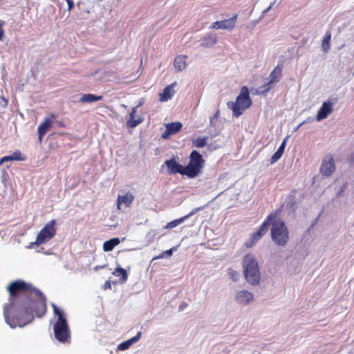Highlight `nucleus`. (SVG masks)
<instances>
[{
  "label": "nucleus",
  "instance_id": "nucleus-45",
  "mask_svg": "<svg viewBox=\"0 0 354 354\" xmlns=\"http://www.w3.org/2000/svg\"><path fill=\"white\" fill-rule=\"evenodd\" d=\"M305 123V122H302L301 123H300L297 127V128L295 129V131L298 130Z\"/></svg>",
  "mask_w": 354,
  "mask_h": 354
},
{
  "label": "nucleus",
  "instance_id": "nucleus-1",
  "mask_svg": "<svg viewBox=\"0 0 354 354\" xmlns=\"http://www.w3.org/2000/svg\"><path fill=\"white\" fill-rule=\"evenodd\" d=\"M8 302L3 306L6 322L11 327H24L47 310L44 295L30 283L21 279L11 281L7 286Z\"/></svg>",
  "mask_w": 354,
  "mask_h": 354
},
{
  "label": "nucleus",
  "instance_id": "nucleus-36",
  "mask_svg": "<svg viewBox=\"0 0 354 354\" xmlns=\"http://www.w3.org/2000/svg\"><path fill=\"white\" fill-rule=\"evenodd\" d=\"M8 100L3 96L0 97V106H1L4 108L8 105Z\"/></svg>",
  "mask_w": 354,
  "mask_h": 354
},
{
  "label": "nucleus",
  "instance_id": "nucleus-11",
  "mask_svg": "<svg viewBox=\"0 0 354 354\" xmlns=\"http://www.w3.org/2000/svg\"><path fill=\"white\" fill-rule=\"evenodd\" d=\"M236 17V15H234L228 19L215 21L212 24L210 28L212 29H223L230 31L235 27Z\"/></svg>",
  "mask_w": 354,
  "mask_h": 354
},
{
  "label": "nucleus",
  "instance_id": "nucleus-30",
  "mask_svg": "<svg viewBox=\"0 0 354 354\" xmlns=\"http://www.w3.org/2000/svg\"><path fill=\"white\" fill-rule=\"evenodd\" d=\"M228 274L234 281L238 280L239 274L236 271L234 270L232 268L228 269Z\"/></svg>",
  "mask_w": 354,
  "mask_h": 354
},
{
  "label": "nucleus",
  "instance_id": "nucleus-26",
  "mask_svg": "<svg viewBox=\"0 0 354 354\" xmlns=\"http://www.w3.org/2000/svg\"><path fill=\"white\" fill-rule=\"evenodd\" d=\"M166 128L171 134L176 133L182 128V124L180 122H171L166 124Z\"/></svg>",
  "mask_w": 354,
  "mask_h": 354
},
{
  "label": "nucleus",
  "instance_id": "nucleus-20",
  "mask_svg": "<svg viewBox=\"0 0 354 354\" xmlns=\"http://www.w3.org/2000/svg\"><path fill=\"white\" fill-rule=\"evenodd\" d=\"M174 66L177 71L185 70L187 66V57L185 55H178L174 59Z\"/></svg>",
  "mask_w": 354,
  "mask_h": 354
},
{
  "label": "nucleus",
  "instance_id": "nucleus-5",
  "mask_svg": "<svg viewBox=\"0 0 354 354\" xmlns=\"http://www.w3.org/2000/svg\"><path fill=\"white\" fill-rule=\"evenodd\" d=\"M189 158V165L184 167V175L189 178H194L201 172L204 160L202 156L196 151L191 153Z\"/></svg>",
  "mask_w": 354,
  "mask_h": 354
},
{
  "label": "nucleus",
  "instance_id": "nucleus-27",
  "mask_svg": "<svg viewBox=\"0 0 354 354\" xmlns=\"http://www.w3.org/2000/svg\"><path fill=\"white\" fill-rule=\"evenodd\" d=\"M208 137H198L192 140V143L194 147L201 148L206 145Z\"/></svg>",
  "mask_w": 354,
  "mask_h": 354
},
{
  "label": "nucleus",
  "instance_id": "nucleus-18",
  "mask_svg": "<svg viewBox=\"0 0 354 354\" xmlns=\"http://www.w3.org/2000/svg\"><path fill=\"white\" fill-rule=\"evenodd\" d=\"M136 111L137 107L133 108L129 115V119L127 122V126L129 127L134 128L142 122V118L141 117L136 116Z\"/></svg>",
  "mask_w": 354,
  "mask_h": 354
},
{
  "label": "nucleus",
  "instance_id": "nucleus-46",
  "mask_svg": "<svg viewBox=\"0 0 354 354\" xmlns=\"http://www.w3.org/2000/svg\"><path fill=\"white\" fill-rule=\"evenodd\" d=\"M143 104V101H140L138 105L136 106L137 109Z\"/></svg>",
  "mask_w": 354,
  "mask_h": 354
},
{
  "label": "nucleus",
  "instance_id": "nucleus-35",
  "mask_svg": "<svg viewBox=\"0 0 354 354\" xmlns=\"http://www.w3.org/2000/svg\"><path fill=\"white\" fill-rule=\"evenodd\" d=\"M141 334H142L141 332H139L137 333V335L136 336L129 339V340L130 341L131 344H132L138 342L140 339Z\"/></svg>",
  "mask_w": 354,
  "mask_h": 354
},
{
  "label": "nucleus",
  "instance_id": "nucleus-25",
  "mask_svg": "<svg viewBox=\"0 0 354 354\" xmlns=\"http://www.w3.org/2000/svg\"><path fill=\"white\" fill-rule=\"evenodd\" d=\"M185 221V219L183 216L178 218L177 219L173 220L166 224L163 228L165 230H172L174 228L177 227L180 225L183 224Z\"/></svg>",
  "mask_w": 354,
  "mask_h": 354
},
{
  "label": "nucleus",
  "instance_id": "nucleus-42",
  "mask_svg": "<svg viewBox=\"0 0 354 354\" xmlns=\"http://www.w3.org/2000/svg\"><path fill=\"white\" fill-rule=\"evenodd\" d=\"M111 282L109 281H106L104 285V289H109V288H111Z\"/></svg>",
  "mask_w": 354,
  "mask_h": 354
},
{
  "label": "nucleus",
  "instance_id": "nucleus-15",
  "mask_svg": "<svg viewBox=\"0 0 354 354\" xmlns=\"http://www.w3.org/2000/svg\"><path fill=\"white\" fill-rule=\"evenodd\" d=\"M53 120V116L46 118L44 120L38 127L37 131L39 133V140L40 142L42 140L44 136L50 127L52 126Z\"/></svg>",
  "mask_w": 354,
  "mask_h": 354
},
{
  "label": "nucleus",
  "instance_id": "nucleus-34",
  "mask_svg": "<svg viewBox=\"0 0 354 354\" xmlns=\"http://www.w3.org/2000/svg\"><path fill=\"white\" fill-rule=\"evenodd\" d=\"M27 248H28V249L34 248L38 252H41L42 250H43V248L41 247V245H39V244H37V245H28L27 246Z\"/></svg>",
  "mask_w": 354,
  "mask_h": 354
},
{
  "label": "nucleus",
  "instance_id": "nucleus-3",
  "mask_svg": "<svg viewBox=\"0 0 354 354\" xmlns=\"http://www.w3.org/2000/svg\"><path fill=\"white\" fill-rule=\"evenodd\" d=\"M243 273L250 283L255 285L260 280V272L257 260L251 254L246 255L243 262Z\"/></svg>",
  "mask_w": 354,
  "mask_h": 354
},
{
  "label": "nucleus",
  "instance_id": "nucleus-7",
  "mask_svg": "<svg viewBox=\"0 0 354 354\" xmlns=\"http://www.w3.org/2000/svg\"><path fill=\"white\" fill-rule=\"evenodd\" d=\"M55 232V221L52 220L40 230L37 235V240L34 243H41L48 241L54 236Z\"/></svg>",
  "mask_w": 354,
  "mask_h": 354
},
{
  "label": "nucleus",
  "instance_id": "nucleus-21",
  "mask_svg": "<svg viewBox=\"0 0 354 354\" xmlns=\"http://www.w3.org/2000/svg\"><path fill=\"white\" fill-rule=\"evenodd\" d=\"M201 46L203 47H211L217 42V37L215 34H209L203 37L201 40Z\"/></svg>",
  "mask_w": 354,
  "mask_h": 354
},
{
  "label": "nucleus",
  "instance_id": "nucleus-9",
  "mask_svg": "<svg viewBox=\"0 0 354 354\" xmlns=\"http://www.w3.org/2000/svg\"><path fill=\"white\" fill-rule=\"evenodd\" d=\"M281 75V68L279 66L275 67L269 75V82L260 88L259 92L263 94L268 93L272 88L273 85L279 81Z\"/></svg>",
  "mask_w": 354,
  "mask_h": 354
},
{
  "label": "nucleus",
  "instance_id": "nucleus-6",
  "mask_svg": "<svg viewBox=\"0 0 354 354\" xmlns=\"http://www.w3.org/2000/svg\"><path fill=\"white\" fill-rule=\"evenodd\" d=\"M271 236L275 242L286 243L289 239V233L285 223L281 221H275L272 223Z\"/></svg>",
  "mask_w": 354,
  "mask_h": 354
},
{
  "label": "nucleus",
  "instance_id": "nucleus-38",
  "mask_svg": "<svg viewBox=\"0 0 354 354\" xmlns=\"http://www.w3.org/2000/svg\"><path fill=\"white\" fill-rule=\"evenodd\" d=\"M120 240L118 238H113L110 240L106 241L104 243H120Z\"/></svg>",
  "mask_w": 354,
  "mask_h": 354
},
{
  "label": "nucleus",
  "instance_id": "nucleus-24",
  "mask_svg": "<svg viewBox=\"0 0 354 354\" xmlns=\"http://www.w3.org/2000/svg\"><path fill=\"white\" fill-rule=\"evenodd\" d=\"M113 274L115 277H120V281L124 283L128 279V274L125 269L122 268H116L113 272Z\"/></svg>",
  "mask_w": 354,
  "mask_h": 354
},
{
  "label": "nucleus",
  "instance_id": "nucleus-43",
  "mask_svg": "<svg viewBox=\"0 0 354 354\" xmlns=\"http://www.w3.org/2000/svg\"><path fill=\"white\" fill-rule=\"evenodd\" d=\"M4 35L3 30L1 27V25L0 24V41L2 40Z\"/></svg>",
  "mask_w": 354,
  "mask_h": 354
},
{
  "label": "nucleus",
  "instance_id": "nucleus-19",
  "mask_svg": "<svg viewBox=\"0 0 354 354\" xmlns=\"http://www.w3.org/2000/svg\"><path fill=\"white\" fill-rule=\"evenodd\" d=\"M25 157L21 154V153L17 150L15 152H13L11 155L3 156L0 159V165H1L5 162L8 161H21L24 160Z\"/></svg>",
  "mask_w": 354,
  "mask_h": 354
},
{
  "label": "nucleus",
  "instance_id": "nucleus-13",
  "mask_svg": "<svg viewBox=\"0 0 354 354\" xmlns=\"http://www.w3.org/2000/svg\"><path fill=\"white\" fill-rule=\"evenodd\" d=\"M333 110V104L330 101H325L317 111L316 120L321 121L326 118Z\"/></svg>",
  "mask_w": 354,
  "mask_h": 354
},
{
  "label": "nucleus",
  "instance_id": "nucleus-39",
  "mask_svg": "<svg viewBox=\"0 0 354 354\" xmlns=\"http://www.w3.org/2000/svg\"><path fill=\"white\" fill-rule=\"evenodd\" d=\"M68 4V10H71L74 7V3L73 0H65Z\"/></svg>",
  "mask_w": 354,
  "mask_h": 354
},
{
  "label": "nucleus",
  "instance_id": "nucleus-37",
  "mask_svg": "<svg viewBox=\"0 0 354 354\" xmlns=\"http://www.w3.org/2000/svg\"><path fill=\"white\" fill-rule=\"evenodd\" d=\"M116 245H103V249L105 252L111 251Z\"/></svg>",
  "mask_w": 354,
  "mask_h": 354
},
{
  "label": "nucleus",
  "instance_id": "nucleus-16",
  "mask_svg": "<svg viewBox=\"0 0 354 354\" xmlns=\"http://www.w3.org/2000/svg\"><path fill=\"white\" fill-rule=\"evenodd\" d=\"M176 83H173L166 86L163 91L159 93V100L162 102H165L171 100L175 94L174 86Z\"/></svg>",
  "mask_w": 354,
  "mask_h": 354
},
{
  "label": "nucleus",
  "instance_id": "nucleus-12",
  "mask_svg": "<svg viewBox=\"0 0 354 354\" xmlns=\"http://www.w3.org/2000/svg\"><path fill=\"white\" fill-rule=\"evenodd\" d=\"M134 199V196L131 192H127L119 195L117 199V207L119 210H123L131 206Z\"/></svg>",
  "mask_w": 354,
  "mask_h": 354
},
{
  "label": "nucleus",
  "instance_id": "nucleus-44",
  "mask_svg": "<svg viewBox=\"0 0 354 354\" xmlns=\"http://www.w3.org/2000/svg\"><path fill=\"white\" fill-rule=\"evenodd\" d=\"M187 306V304L186 303H183L180 305L179 308L180 310H183L184 308H185Z\"/></svg>",
  "mask_w": 354,
  "mask_h": 354
},
{
  "label": "nucleus",
  "instance_id": "nucleus-40",
  "mask_svg": "<svg viewBox=\"0 0 354 354\" xmlns=\"http://www.w3.org/2000/svg\"><path fill=\"white\" fill-rule=\"evenodd\" d=\"M171 133L167 129L165 132H164L162 135V137L165 139H167Z\"/></svg>",
  "mask_w": 354,
  "mask_h": 354
},
{
  "label": "nucleus",
  "instance_id": "nucleus-32",
  "mask_svg": "<svg viewBox=\"0 0 354 354\" xmlns=\"http://www.w3.org/2000/svg\"><path fill=\"white\" fill-rule=\"evenodd\" d=\"M289 138V136H286L283 142H281L280 147H279V149H277V151L279 152L281 154L283 155V152H284V149H285V147H286V143H287V141Z\"/></svg>",
  "mask_w": 354,
  "mask_h": 354
},
{
  "label": "nucleus",
  "instance_id": "nucleus-4",
  "mask_svg": "<svg viewBox=\"0 0 354 354\" xmlns=\"http://www.w3.org/2000/svg\"><path fill=\"white\" fill-rule=\"evenodd\" d=\"M251 104L248 90L246 87H243L236 102H230L227 103V106L232 110L233 115L237 118L242 115L244 111L251 106Z\"/></svg>",
  "mask_w": 354,
  "mask_h": 354
},
{
  "label": "nucleus",
  "instance_id": "nucleus-29",
  "mask_svg": "<svg viewBox=\"0 0 354 354\" xmlns=\"http://www.w3.org/2000/svg\"><path fill=\"white\" fill-rule=\"evenodd\" d=\"M131 345V344L130 341L128 339L127 341H124V342L120 343L118 346V349L120 351H125V350L128 349Z\"/></svg>",
  "mask_w": 354,
  "mask_h": 354
},
{
  "label": "nucleus",
  "instance_id": "nucleus-17",
  "mask_svg": "<svg viewBox=\"0 0 354 354\" xmlns=\"http://www.w3.org/2000/svg\"><path fill=\"white\" fill-rule=\"evenodd\" d=\"M235 299L238 303L246 305L253 300L254 296L250 292L241 290L236 293Z\"/></svg>",
  "mask_w": 354,
  "mask_h": 354
},
{
  "label": "nucleus",
  "instance_id": "nucleus-2",
  "mask_svg": "<svg viewBox=\"0 0 354 354\" xmlns=\"http://www.w3.org/2000/svg\"><path fill=\"white\" fill-rule=\"evenodd\" d=\"M52 306L54 313L57 315V319L53 326L55 337L59 342H69L71 332L67 321L64 318L63 313L55 304H52Z\"/></svg>",
  "mask_w": 354,
  "mask_h": 354
},
{
  "label": "nucleus",
  "instance_id": "nucleus-22",
  "mask_svg": "<svg viewBox=\"0 0 354 354\" xmlns=\"http://www.w3.org/2000/svg\"><path fill=\"white\" fill-rule=\"evenodd\" d=\"M101 100H102V95H95L93 94L88 93L82 95L79 101L82 103H92L96 101H100Z\"/></svg>",
  "mask_w": 354,
  "mask_h": 354
},
{
  "label": "nucleus",
  "instance_id": "nucleus-23",
  "mask_svg": "<svg viewBox=\"0 0 354 354\" xmlns=\"http://www.w3.org/2000/svg\"><path fill=\"white\" fill-rule=\"evenodd\" d=\"M330 39H331V33L330 31L326 32L324 37L322 39V48L324 53H327L329 51L330 48Z\"/></svg>",
  "mask_w": 354,
  "mask_h": 354
},
{
  "label": "nucleus",
  "instance_id": "nucleus-8",
  "mask_svg": "<svg viewBox=\"0 0 354 354\" xmlns=\"http://www.w3.org/2000/svg\"><path fill=\"white\" fill-rule=\"evenodd\" d=\"M336 169L335 159L331 155L326 156L322 160L319 171L324 176H330Z\"/></svg>",
  "mask_w": 354,
  "mask_h": 354
},
{
  "label": "nucleus",
  "instance_id": "nucleus-31",
  "mask_svg": "<svg viewBox=\"0 0 354 354\" xmlns=\"http://www.w3.org/2000/svg\"><path fill=\"white\" fill-rule=\"evenodd\" d=\"M202 209H203V207H198L194 208L189 214L184 216L183 217L186 221L188 218H189L190 217H192L193 215H194L196 213H197L198 212H199Z\"/></svg>",
  "mask_w": 354,
  "mask_h": 354
},
{
  "label": "nucleus",
  "instance_id": "nucleus-33",
  "mask_svg": "<svg viewBox=\"0 0 354 354\" xmlns=\"http://www.w3.org/2000/svg\"><path fill=\"white\" fill-rule=\"evenodd\" d=\"M281 156H282V154H281L279 152H278L277 151L271 157V159H270L271 164H273V163L276 162L277 161H278L281 158Z\"/></svg>",
  "mask_w": 354,
  "mask_h": 354
},
{
  "label": "nucleus",
  "instance_id": "nucleus-10",
  "mask_svg": "<svg viewBox=\"0 0 354 354\" xmlns=\"http://www.w3.org/2000/svg\"><path fill=\"white\" fill-rule=\"evenodd\" d=\"M276 217V214H270L262 225L260 226L259 229L254 232L251 236L252 243L257 242L259 241L260 238L263 236L268 230L269 226L270 225L271 221Z\"/></svg>",
  "mask_w": 354,
  "mask_h": 354
},
{
  "label": "nucleus",
  "instance_id": "nucleus-41",
  "mask_svg": "<svg viewBox=\"0 0 354 354\" xmlns=\"http://www.w3.org/2000/svg\"><path fill=\"white\" fill-rule=\"evenodd\" d=\"M274 3H275V2H272V3H270V6L263 10V15H264L266 12H268L273 7Z\"/></svg>",
  "mask_w": 354,
  "mask_h": 354
},
{
  "label": "nucleus",
  "instance_id": "nucleus-14",
  "mask_svg": "<svg viewBox=\"0 0 354 354\" xmlns=\"http://www.w3.org/2000/svg\"><path fill=\"white\" fill-rule=\"evenodd\" d=\"M165 165L169 174H180L184 175V167L178 164L174 159L165 161Z\"/></svg>",
  "mask_w": 354,
  "mask_h": 354
},
{
  "label": "nucleus",
  "instance_id": "nucleus-28",
  "mask_svg": "<svg viewBox=\"0 0 354 354\" xmlns=\"http://www.w3.org/2000/svg\"><path fill=\"white\" fill-rule=\"evenodd\" d=\"M175 250H176V248L174 247L169 250H165V251L161 252L158 256L153 257V260L169 257L171 256L173 251Z\"/></svg>",
  "mask_w": 354,
  "mask_h": 354
}]
</instances>
